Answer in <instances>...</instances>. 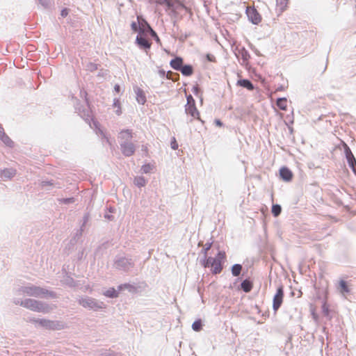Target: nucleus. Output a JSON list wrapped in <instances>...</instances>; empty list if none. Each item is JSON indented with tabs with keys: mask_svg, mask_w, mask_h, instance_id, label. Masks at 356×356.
Returning a JSON list of instances; mask_svg holds the SVG:
<instances>
[{
	"mask_svg": "<svg viewBox=\"0 0 356 356\" xmlns=\"http://www.w3.org/2000/svg\"><path fill=\"white\" fill-rule=\"evenodd\" d=\"M212 244L213 242H207L201 250L203 257L200 259V264L205 268H211V273L217 275L220 274L223 269L226 254L225 251L219 250L215 257H208V251L212 247Z\"/></svg>",
	"mask_w": 356,
	"mask_h": 356,
	"instance_id": "obj_1",
	"label": "nucleus"
},
{
	"mask_svg": "<svg viewBox=\"0 0 356 356\" xmlns=\"http://www.w3.org/2000/svg\"><path fill=\"white\" fill-rule=\"evenodd\" d=\"M17 292L19 294L24 293L29 296H33L39 298H50L52 299H55L58 298V296L56 292L49 291L47 289L42 288L40 286H38L31 284L20 286L17 289Z\"/></svg>",
	"mask_w": 356,
	"mask_h": 356,
	"instance_id": "obj_2",
	"label": "nucleus"
},
{
	"mask_svg": "<svg viewBox=\"0 0 356 356\" xmlns=\"http://www.w3.org/2000/svg\"><path fill=\"white\" fill-rule=\"evenodd\" d=\"M79 304L86 309L95 312L106 307V305L103 302L89 296L81 297L79 299Z\"/></svg>",
	"mask_w": 356,
	"mask_h": 356,
	"instance_id": "obj_3",
	"label": "nucleus"
},
{
	"mask_svg": "<svg viewBox=\"0 0 356 356\" xmlns=\"http://www.w3.org/2000/svg\"><path fill=\"white\" fill-rule=\"evenodd\" d=\"M115 268L124 272L130 271L134 266V263L131 257L124 256H116L114 260Z\"/></svg>",
	"mask_w": 356,
	"mask_h": 356,
	"instance_id": "obj_4",
	"label": "nucleus"
},
{
	"mask_svg": "<svg viewBox=\"0 0 356 356\" xmlns=\"http://www.w3.org/2000/svg\"><path fill=\"white\" fill-rule=\"evenodd\" d=\"M33 312L47 313L49 311V305L35 299H25V307Z\"/></svg>",
	"mask_w": 356,
	"mask_h": 356,
	"instance_id": "obj_5",
	"label": "nucleus"
},
{
	"mask_svg": "<svg viewBox=\"0 0 356 356\" xmlns=\"http://www.w3.org/2000/svg\"><path fill=\"white\" fill-rule=\"evenodd\" d=\"M343 147L344 151V154L346 159L347 160L348 164L350 168L352 170L353 172L356 175V159L355 156L353 155L350 148L346 143H343Z\"/></svg>",
	"mask_w": 356,
	"mask_h": 356,
	"instance_id": "obj_6",
	"label": "nucleus"
},
{
	"mask_svg": "<svg viewBox=\"0 0 356 356\" xmlns=\"http://www.w3.org/2000/svg\"><path fill=\"white\" fill-rule=\"evenodd\" d=\"M185 113L191 116V118L187 121V123H191L194 120H198L202 124L204 123V120L200 118V112L196 107V104H186L184 106Z\"/></svg>",
	"mask_w": 356,
	"mask_h": 356,
	"instance_id": "obj_7",
	"label": "nucleus"
},
{
	"mask_svg": "<svg viewBox=\"0 0 356 356\" xmlns=\"http://www.w3.org/2000/svg\"><path fill=\"white\" fill-rule=\"evenodd\" d=\"M284 298V287L282 285H280L277 287L276 293L275 294L273 300V309L275 313L277 312V310L281 307Z\"/></svg>",
	"mask_w": 356,
	"mask_h": 356,
	"instance_id": "obj_8",
	"label": "nucleus"
},
{
	"mask_svg": "<svg viewBox=\"0 0 356 356\" xmlns=\"http://www.w3.org/2000/svg\"><path fill=\"white\" fill-rule=\"evenodd\" d=\"M120 150L124 156L129 157L132 156L136 151L135 145L131 142H120Z\"/></svg>",
	"mask_w": 356,
	"mask_h": 356,
	"instance_id": "obj_9",
	"label": "nucleus"
},
{
	"mask_svg": "<svg viewBox=\"0 0 356 356\" xmlns=\"http://www.w3.org/2000/svg\"><path fill=\"white\" fill-rule=\"evenodd\" d=\"M245 13L250 22L253 24H259L261 20V17L259 12L254 7H247Z\"/></svg>",
	"mask_w": 356,
	"mask_h": 356,
	"instance_id": "obj_10",
	"label": "nucleus"
},
{
	"mask_svg": "<svg viewBox=\"0 0 356 356\" xmlns=\"http://www.w3.org/2000/svg\"><path fill=\"white\" fill-rule=\"evenodd\" d=\"M30 322L38 324L40 327H44L49 330H56L57 322L44 318H31Z\"/></svg>",
	"mask_w": 356,
	"mask_h": 356,
	"instance_id": "obj_11",
	"label": "nucleus"
},
{
	"mask_svg": "<svg viewBox=\"0 0 356 356\" xmlns=\"http://www.w3.org/2000/svg\"><path fill=\"white\" fill-rule=\"evenodd\" d=\"M136 44L140 49L145 51L150 49L152 46V42L147 38V36L143 34H138L136 38Z\"/></svg>",
	"mask_w": 356,
	"mask_h": 356,
	"instance_id": "obj_12",
	"label": "nucleus"
},
{
	"mask_svg": "<svg viewBox=\"0 0 356 356\" xmlns=\"http://www.w3.org/2000/svg\"><path fill=\"white\" fill-rule=\"evenodd\" d=\"M16 170L13 168L0 170V177L3 181L9 180L16 175Z\"/></svg>",
	"mask_w": 356,
	"mask_h": 356,
	"instance_id": "obj_13",
	"label": "nucleus"
},
{
	"mask_svg": "<svg viewBox=\"0 0 356 356\" xmlns=\"http://www.w3.org/2000/svg\"><path fill=\"white\" fill-rule=\"evenodd\" d=\"M280 178L284 181H290L293 179V173L291 170L286 167L283 166L280 169Z\"/></svg>",
	"mask_w": 356,
	"mask_h": 356,
	"instance_id": "obj_14",
	"label": "nucleus"
},
{
	"mask_svg": "<svg viewBox=\"0 0 356 356\" xmlns=\"http://www.w3.org/2000/svg\"><path fill=\"white\" fill-rule=\"evenodd\" d=\"M168 8L174 13H176L177 10H188V8L178 0H170Z\"/></svg>",
	"mask_w": 356,
	"mask_h": 356,
	"instance_id": "obj_15",
	"label": "nucleus"
},
{
	"mask_svg": "<svg viewBox=\"0 0 356 356\" xmlns=\"http://www.w3.org/2000/svg\"><path fill=\"white\" fill-rule=\"evenodd\" d=\"M133 133L131 129H123L119 134V143L122 141L131 142Z\"/></svg>",
	"mask_w": 356,
	"mask_h": 356,
	"instance_id": "obj_16",
	"label": "nucleus"
},
{
	"mask_svg": "<svg viewBox=\"0 0 356 356\" xmlns=\"http://www.w3.org/2000/svg\"><path fill=\"white\" fill-rule=\"evenodd\" d=\"M134 92L136 95L137 102L142 105L145 104V103L146 102L147 100H146V96H145V94L143 90H142L141 88H140L138 86L134 87Z\"/></svg>",
	"mask_w": 356,
	"mask_h": 356,
	"instance_id": "obj_17",
	"label": "nucleus"
},
{
	"mask_svg": "<svg viewBox=\"0 0 356 356\" xmlns=\"http://www.w3.org/2000/svg\"><path fill=\"white\" fill-rule=\"evenodd\" d=\"M183 65H184V60L180 56H176L175 58L172 59L170 62V67L177 71H179L180 69L181 68V67L183 66Z\"/></svg>",
	"mask_w": 356,
	"mask_h": 356,
	"instance_id": "obj_18",
	"label": "nucleus"
},
{
	"mask_svg": "<svg viewBox=\"0 0 356 356\" xmlns=\"http://www.w3.org/2000/svg\"><path fill=\"white\" fill-rule=\"evenodd\" d=\"M253 287L252 282L249 279H245L241 283L240 289L245 293H249L251 291Z\"/></svg>",
	"mask_w": 356,
	"mask_h": 356,
	"instance_id": "obj_19",
	"label": "nucleus"
},
{
	"mask_svg": "<svg viewBox=\"0 0 356 356\" xmlns=\"http://www.w3.org/2000/svg\"><path fill=\"white\" fill-rule=\"evenodd\" d=\"M237 86L246 88L249 90H252L254 89L253 83L248 79H241L238 80Z\"/></svg>",
	"mask_w": 356,
	"mask_h": 356,
	"instance_id": "obj_20",
	"label": "nucleus"
},
{
	"mask_svg": "<svg viewBox=\"0 0 356 356\" xmlns=\"http://www.w3.org/2000/svg\"><path fill=\"white\" fill-rule=\"evenodd\" d=\"M152 29V28L149 24L145 19H143L140 22V30L139 31V34H143V35L147 36L149 29Z\"/></svg>",
	"mask_w": 356,
	"mask_h": 356,
	"instance_id": "obj_21",
	"label": "nucleus"
},
{
	"mask_svg": "<svg viewBox=\"0 0 356 356\" xmlns=\"http://www.w3.org/2000/svg\"><path fill=\"white\" fill-rule=\"evenodd\" d=\"M193 67L189 64H184L179 72L184 75L186 76H191L193 74Z\"/></svg>",
	"mask_w": 356,
	"mask_h": 356,
	"instance_id": "obj_22",
	"label": "nucleus"
},
{
	"mask_svg": "<svg viewBox=\"0 0 356 356\" xmlns=\"http://www.w3.org/2000/svg\"><path fill=\"white\" fill-rule=\"evenodd\" d=\"M61 282L71 288H74L76 286L75 280L68 275H66L63 277V278L61 280Z\"/></svg>",
	"mask_w": 356,
	"mask_h": 356,
	"instance_id": "obj_23",
	"label": "nucleus"
},
{
	"mask_svg": "<svg viewBox=\"0 0 356 356\" xmlns=\"http://www.w3.org/2000/svg\"><path fill=\"white\" fill-rule=\"evenodd\" d=\"M338 289L342 294H346L350 292V289L346 281L341 280L339 282Z\"/></svg>",
	"mask_w": 356,
	"mask_h": 356,
	"instance_id": "obj_24",
	"label": "nucleus"
},
{
	"mask_svg": "<svg viewBox=\"0 0 356 356\" xmlns=\"http://www.w3.org/2000/svg\"><path fill=\"white\" fill-rule=\"evenodd\" d=\"M120 291L118 289H115L113 287L109 288L108 290L104 291L103 294L104 296L111 298H115L118 297Z\"/></svg>",
	"mask_w": 356,
	"mask_h": 356,
	"instance_id": "obj_25",
	"label": "nucleus"
},
{
	"mask_svg": "<svg viewBox=\"0 0 356 356\" xmlns=\"http://www.w3.org/2000/svg\"><path fill=\"white\" fill-rule=\"evenodd\" d=\"M287 99L286 97H279L276 100L277 106L282 111H286L287 109Z\"/></svg>",
	"mask_w": 356,
	"mask_h": 356,
	"instance_id": "obj_26",
	"label": "nucleus"
},
{
	"mask_svg": "<svg viewBox=\"0 0 356 356\" xmlns=\"http://www.w3.org/2000/svg\"><path fill=\"white\" fill-rule=\"evenodd\" d=\"M147 183V180L143 176H138L134 178V184L140 188L145 186Z\"/></svg>",
	"mask_w": 356,
	"mask_h": 356,
	"instance_id": "obj_27",
	"label": "nucleus"
},
{
	"mask_svg": "<svg viewBox=\"0 0 356 356\" xmlns=\"http://www.w3.org/2000/svg\"><path fill=\"white\" fill-rule=\"evenodd\" d=\"M118 291H122L124 290H128L129 292H135L136 290V288L134 285L129 284V283L120 284L118 286Z\"/></svg>",
	"mask_w": 356,
	"mask_h": 356,
	"instance_id": "obj_28",
	"label": "nucleus"
},
{
	"mask_svg": "<svg viewBox=\"0 0 356 356\" xmlns=\"http://www.w3.org/2000/svg\"><path fill=\"white\" fill-rule=\"evenodd\" d=\"M38 5H40L42 8L48 10L54 5V0H36Z\"/></svg>",
	"mask_w": 356,
	"mask_h": 356,
	"instance_id": "obj_29",
	"label": "nucleus"
},
{
	"mask_svg": "<svg viewBox=\"0 0 356 356\" xmlns=\"http://www.w3.org/2000/svg\"><path fill=\"white\" fill-rule=\"evenodd\" d=\"M242 265L239 264H235L232 266L231 271L232 274L234 277H238L242 271Z\"/></svg>",
	"mask_w": 356,
	"mask_h": 356,
	"instance_id": "obj_30",
	"label": "nucleus"
},
{
	"mask_svg": "<svg viewBox=\"0 0 356 356\" xmlns=\"http://www.w3.org/2000/svg\"><path fill=\"white\" fill-rule=\"evenodd\" d=\"M83 232V229L82 227H80L79 229H77L74 236L72 237V238H71L70 243L74 245L78 241V240L82 236Z\"/></svg>",
	"mask_w": 356,
	"mask_h": 356,
	"instance_id": "obj_31",
	"label": "nucleus"
},
{
	"mask_svg": "<svg viewBox=\"0 0 356 356\" xmlns=\"http://www.w3.org/2000/svg\"><path fill=\"white\" fill-rule=\"evenodd\" d=\"M0 139L1 141L8 147H13V141L3 132L2 135L0 134Z\"/></svg>",
	"mask_w": 356,
	"mask_h": 356,
	"instance_id": "obj_32",
	"label": "nucleus"
},
{
	"mask_svg": "<svg viewBox=\"0 0 356 356\" xmlns=\"http://www.w3.org/2000/svg\"><path fill=\"white\" fill-rule=\"evenodd\" d=\"M192 329L195 332H199L202 329V322L201 319L195 320L192 324Z\"/></svg>",
	"mask_w": 356,
	"mask_h": 356,
	"instance_id": "obj_33",
	"label": "nucleus"
},
{
	"mask_svg": "<svg viewBox=\"0 0 356 356\" xmlns=\"http://www.w3.org/2000/svg\"><path fill=\"white\" fill-rule=\"evenodd\" d=\"M271 212L275 217H277L282 212V207L280 204H273L272 206Z\"/></svg>",
	"mask_w": 356,
	"mask_h": 356,
	"instance_id": "obj_34",
	"label": "nucleus"
},
{
	"mask_svg": "<svg viewBox=\"0 0 356 356\" xmlns=\"http://www.w3.org/2000/svg\"><path fill=\"white\" fill-rule=\"evenodd\" d=\"M166 77L168 79L172 80L173 81H176L179 80V74L176 72L168 71L166 74Z\"/></svg>",
	"mask_w": 356,
	"mask_h": 356,
	"instance_id": "obj_35",
	"label": "nucleus"
},
{
	"mask_svg": "<svg viewBox=\"0 0 356 356\" xmlns=\"http://www.w3.org/2000/svg\"><path fill=\"white\" fill-rule=\"evenodd\" d=\"M289 0H276L277 6L280 8L281 12H283L288 3Z\"/></svg>",
	"mask_w": 356,
	"mask_h": 356,
	"instance_id": "obj_36",
	"label": "nucleus"
},
{
	"mask_svg": "<svg viewBox=\"0 0 356 356\" xmlns=\"http://www.w3.org/2000/svg\"><path fill=\"white\" fill-rule=\"evenodd\" d=\"M239 53L241 54V58L244 61L248 60L250 58L249 52L245 49V47H243L240 50Z\"/></svg>",
	"mask_w": 356,
	"mask_h": 356,
	"instance_id": "obj_37",
	"label": "nucleus"
},
{
	"mask_svg": "<svg viewBox=\"0 0 356 356\" xmlns=\"http://www.w3.org/2000/svg\"><path fill=\"white\" fill-rule=\"evenodd\" d=\"M192 92H193V94L200 97V100L201 102H202V92H201V89L198 86V85H195L192 88Z\"/></svg>",
	"mask_w": 356,
	"mask_h": 356,
	"instance_id": "obj_38",
	"label": "nucleus"
},
{
	"mask_svg": "<svg viewBox=\"0 0 356 356\" xmlns=\"http://www.w3.org/2000/svg\"><path fill=\"white\" fill-rule=\"evenodd\" d=\"M153 166L150 163L144 164L141 168V171L143 173L147 174L151 172Z\"/></svg>",
	"mask_w": 356,
	"mask_h": 356,
	"instance_id": "obj_39",
	"label": "nucleus"
},
{
	"mask_svg": "<svg viewBox=\"0 0 356 356\" xmlns=\"http://www.w3.org/2000/svg\"><path fill=\"white\" fill-rule=\"evenodd\" d=\"M60 203L65 204H70L72 203H74L75 201V198L72 197H67V198H62L59 200Z\"/></svg>",
	"mask_w": 356,
	"mask_h": 356,
	"instance_id": "obj_40",
	"label": "nucleus"
},
{
	"mask_svg": "<svg viewBox=\"0 0 356 356\" xmlns=\"http://www.w3.org/2000/svg\"><path fill=\"white\" fill-rule=\"evenodd\" d=\"M322 312H323V314L326 316H328L330 314L329 306L327 305V304L325 301L323 302V303L322 305Z\"/></svg>",
	"mask_w": 356,
	"mask_h": 356,
	"instance_id": "obj_41",
	"label": "nucleus"
},
{
	"mask_svg": "<svg viewBox=\"0 0 356 356\" xmlns=\"http://www.w3.org/2000/svg\"><path fill=\"white\" fill-rule=\"evenodd\" d=\"M131 27L133 31L138 32L139 33V31L140 30V22L138 24L136 22H132L131 24Z\"/></svg>",
	"mask_w": 356,
	"mask_h": 356,
	"instance_id": "obj_42",
	"label": "nucleus"
},
{
	"mask_svg": "<svg viewBox=\"0 0 356 356\" xmlns=\"http://www.w3.org/2000/svg\"><path fill=\"white\" fill-rule=\"evenodd\" d=\"M13 302L16 305H20L21 307H25V300H22L21 298H13Z\"/></svg>",
	"mask_w": 356,
	"mask_h": 356,
	"instance_id": "obj_43",
	"label": "nucleus"
},
{
	"mask_svg": "<svg viewBox=\"0 0 356 356\" xmlns=\"http://www.w3.org/2000/svg\"><path fill=\"white\" fill-rule=\"evenodd\" d=\"M89 219H90V215L88 213H86L83 217V222H82V224H81V227L83 228V229H84L86 225L87 224V222L89 221Z\"/></svg>",
	"mask_w": 356,
	"mask_h": 356,
	"instance_id": "obj_44",
	"label": "nucleus"
},
{
	"mask_svg": "<svg viewBox=\"0 0 356 356\" xmlns=\"http://www.w3.org/2000/svg\"><path fill=\"white\" fill-rule=\"evenodd\" d=\"M170 145L172 149L175 150L178 149L179 145L175 138H172V139L171 140Z\"/></svg>",
	"mask_w": 356,
	"mask_h": 356,
	"instance_id": "obj_45",
	"label": "nucleus"
},
{
	"mask_svg": "<svg viewBox=\"0 0 356 356\" xmlns=\"http://www.w3.org/2000/svg\"><path fill=\"white\" fill-rule=\"evenodd\" d=\"M187 103L186 104H195V101L191 95H186Z\"/></svg>",
	"mask_w": 356,
	"mask_h": 356,
	"instance_id": "obj_46",
	"label": "nucleus"
},
{
	"mask_svg": "<svg viewBox=\"0 0 356 356\" xmlns=\"http://www.w3.org/2000/svg\"><path fill=\"white\" fill-rule=\"evenodd\" d=\"M206 59L209 62H216V58L213 54H207Z\"/></svg>",
	"mask_w": 356,
	"mask_h": 356,
	"instance_id": "obj_47",
	"label": "nucleus"
},
{
	"mask_svg": "<svg viewBox=\"0 0 356 356\" xmlns=\"http://www.w3.org/2000/svg\"><path fill=\"white\" fill-rule=\"evenodd\" d=\"M69 9L67 8H64L61 10L60 11V15L62 17H65L67 16L68 13H69Z\"/></svg>",
	"mask_w": 356,
	"mask_h": 356,
	"instance_id": "obj_48",
	"label": "nucleus"
},
{
	"mask_svg": "<svg viewBox=\"0 0 356 356\" xmlns=\"http://www.w3.org/2000/svg\"><path fill=\"white\" fill-rule=\"evenodd\" d=\"M170 0H156V2L159 4H165L167 7H168Z\"/></svg>",
	"mask_w": 356,
	"mask_h": 356,
	"instance_id": "obj_49",
	"label": "nucleus"
},
{
	"mask_svg": "<svg viewBox=\"0 0 356 356\" xmlns=\"http://www.w3.org/2000/svg\"><path fill=\"white\" fill-rule=\"evenodd\" d=\"M52 185H54V183H53L52 180H51V181H43L42 182V186H52Z\"/></svg>",
	"mask_w": 356,
	"mask_h": 356,
	"instance_id": "obj_50",
	"label": "nucleus"
},
{
	"mask_svg": "<svg viewBox=\"0 0 356 356\" xmlns=\"http://www.w3.org/2000/svg\"><path fill=\"white\" fill-rule=\"evenodd\" d=\"M156 35H157V33H156V31L153 29H149V31L147 33V35L151 36L152 38L154 37H155Z\"/></svg>",
	"mask_w": 356,
	"mask_h": 356,
	"instance_id": "obj_51",
	"label": "nucleus"
},
{
	"mask_svg": "<svg viewBox=\"0 0 356 356\" xmlns=\"http://www.w3.org/2000/svg\"><path fill=\"white\" fill-rule=\"evenodd\" d=\"M120 100L118 99H117V98H115L113 99V106L114 107L119 108L120 107Z\"/></svg>",
	"mask_w": 356,
	"mask_h": 356,
	"instance_id": "obj_52",
	"label": "nucleus"
},
{
	"mask_svg": "<svg viewBox=\"0 0 356 356\" xmlns=\"http://www.w3.org/2000/svg\"><path fill=\"white\" fill-rule=\"evenodd\" d=\"M214 123H215V124H216L217 127H222V126H223V123H222V122L220 120H219V119H216V120H214Z\"/></svg>",
	"mask_w": 356,
	"mask_h": 356,
	"instance_id": "obj_53",
	"label": "nucleus"
},
{
	"mask_svg": "<svg viewBox=\"0 0 356 356\" xmlns=\"http://www.w3.org/2000/svg\"><path fill=\"white\" fill-rule=\"evenodd\" d=\"M166 74L165 71L163 69L159 70V74L161 78L166 76Z\"/></svg>",
	"mask_w": 356,
	"mask_h": 356,
	"instance_id": "obj_54",
	"label": "nucleus"
},
{
	"mask_svg": "<svg viewBox=\"0 0 356 356\" xmlns=\"http://www.w3.org/2000/svg\"><path fill=\"white\" fill-rule=\"evenodd\" d=\"M189 36V34H184V35H181L180 37H179V40L181 42H184L187 38Z\"/></svg>",
	"mask_w": 356,
	"mask_h": 356,
	"instance_id": "obj_55",
	"label": "nucleus"
},
{
	"mask_svg": "<svg viewBox=\"0 0 356 356\" xmlns=\"http://www.w3.org/2000/svg\"><path fill=\"white\" fill-rule=\"evenodd\" d=\"M75 109L79 111L80 113V106H79V100L76 99V104L74 106Z\"/></svg>",
	"mask_w": 356,
	"mask_h": 356,
	"instance_id": "obj_56",
	"label": "nucleus"
},
{
	"mask_svg": "<svg viewBox=\"0 0 356 356\" xmlns=\"http://www.w3.org/2000/svg\"><path fill=\"white\" fill-rule=\"evenodd\" d=\"M141 151H143L145 154H147L148 149H147V145H143L142 147H141Z\"/></svg>",
	"mask_w": 356,
	"mask_h": 356,
	"instance_id": "obj_57",
	"label": "nucleus"
},
{
	"mask_svg": "<svg viewBox=\"0 0 356 356\" xmlns=\"http://www.w3.org/2000/svg\"><path fill=\"white\" fill-rule=\"evenodd\" d=\"M114 90L116 92H120V85L115 84V86H114Z\"/></svg>",
	"mask_w": 356,
	"mask_h": 356,
	"instance_id": "obj_58",
	"label": "nucleus"
},
{
	"mask_svg": "<svg viewBox=\"0 0 356 356\" xmlns=\"http://www.w3.org/2000/svg\"><path fill=\"white\" fill-rule=\"evenodd\" d=\"M153 39L156 41V43H158V44L161 43V40H160L159 37L158 36V35H156L155 37H154Z\"/></svg>",
	"mask_w": 356,
	"mask_h": 356,
	"instance_id": "obj_59",
	"label": "nucleus"
},
{
	"mask_svg": "<svg viewBox=\"0 0 356 356\" xmlns=\"http://www.w3.org/2000/svg\"><path fill=\"white\" fill-rule=\"evenodd\" d=\"M105 218L108 220H113V216H111V215H106Z\"/></svg>",
	"mask_w": 356,
	"mask_h": 356,
	"instance_id": "obj_60",
	"label": "nucleus"
},
{
	"mask_svg": "<svg viewBox=\"0 0 356 356\" xmlns=\"http://www.w3.org/2000/svg\"><path fill=\"white\" fill-rule=\"evenodd\" d=\"M115 113H116V114H117V115H118L121 114V113H122V112H121V110H120V107H119V108H118V109L116 110Z\"/></svg>",
	"mask_w": 356,
	"mask_h": 356,
	"instance_id": "obj_61",
	"label": "nucleus"
},
{
	"mask_svg": "<svg viewBox=\"0 0 356 356\" xmlns=\"http://www.w3.org/2000/svg\"><path fill=\"white\" fill-rule=\"evenodd\" d=\"M4 132V129L2 127L1 124H0V134L2 135Z\"/></svg>",
	"mask_w": 356,
	"mask_h": 356,
	"instance_id": "obj_62",
	"label": "nucleus"
},
{
	"mask_svg": "<svg viewBox=\"0 0 356 356\" xmlns=\"http://www.w3.org/2000/svg\"><path fill=\"white\" fill-rule=\"evenodd\" d=\"M90 65H91V67H90L91 70H96V69H97V66H96V65H95V64H91Z\"/></svg>",
	"mask_w": 356,
	"mask_h": 356,
	"instance_id": "obj_63",
	"label": "nucleus"
},
{
	"mask_svg": "<svg viewBox=\"0 0 356 356\" xmlns=\"http://www.w3.org/2000/svg\"><path fill=\"white\" fill-rule=\"evenodd\" d=\"M284 90V87L283 86H280L277 88V90Z\"/></svg>",
	"mask_w": 356,
	"mask_h": 356,
	"instance_id": "obj_64",
	"label": "nucleus"
}]
</instances>
